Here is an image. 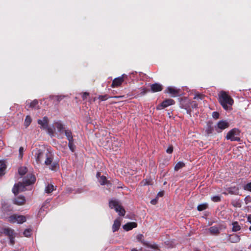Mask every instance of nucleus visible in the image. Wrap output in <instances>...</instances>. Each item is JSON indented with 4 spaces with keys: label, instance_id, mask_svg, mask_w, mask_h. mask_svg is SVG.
I'll list each match as a JSON object with an SVG mask.
<instances>
[{
    "label": "nucleus",
    "instance_id": "obj_41",
    "mask_svg": "<svg viewBox=\"0 0 251 251\" xmlns=\"http://www.w3.org/2000/svg\"><path fill=\"white\" fill-rule=\"evenodd\" d=\"M244 201H245V203L246 204H248L249 203L251 202V198L249 196H248L245 197Z\"/></svg>",
    "mask_w": 251,
    "mask_h": 251
},
{
    "label": "nucleus",
    "instance_id": "obj_39",
    "mask_svg": "<svg viewBox=\"0 0 251 251\" xmlns=\"http://www.w3.org/2000/svg\"><path fill=\"white\" fill-rule=\"evenodd\" d=\"M30 234H31V230L29 229H26L24 232V234L25 237L30 236Z\"/></svg>",
    "mask_w": 251,
    "mask_h": 251
},
{
    "label": "nucleus",
    "instance_id": "obj_57",
    "mask_svg": "<svg viewBox=\"0 0 251 251\" xmlns=\"http://www.w3.org/2000/svg\"><path fill=\"white\" fill-rule=\"evenodd\" d=\"M190 111H191L187 110V113L188 114H190Z\"/></svg>",
    "mask_w": 251,
    "mask_h": 251
},
{
    "label": "nucleus",
    "instance_id": "obj_26",
    "mask_svg": "<svg viewBox=\"0 0 251 251\" xmlns=\"http://www.w3.org/2000/svg\"><path fill=\"white\" fill-rule=\"evenodd\" d=\"M64 131L65 132V135L66 136L68 141L73 140V137L70 130L65 129Z\"/></svg>",
    "mask_w": 251,
    "mask_h": 251
},
{
    "label": "nucleus",
    "instance_id": "obj_14",
    "mask_svg": "<svg viewBox=\"0 0 251 251\" xmlns=\"http://www.w3.org/2000/svg\"><path fill=\"white\" fill-rule=\"evenodd\" d=\"M175 103V101L174 100L171 99H166L164 100H163L162 103L160 104V105H158L157 109L159 110L161 108H165L170 105H173Z\"/></svg>",
    "mask_w": 251,
    "mask_h": 251
},
{
    "label": "nucleus",
    "instance_id": "obj_19",
    "mask_svg": "<svg viewBox=\"0 0 251 251\" xmlns=\"http://www.w3.org/2000/svg\"><path fill=\"white\" fill-rule=\"evenodd\" d=\"M137 224L135 222H129L123 226V228L126 231H129L137 227Z\"/></svg>",
    "mask_w": 251,
    "mask_h": 251
},
{
    "label": "nucleus",
    "instance_id": "obj_43",
    "mask_svg": "<svg viewBox=\"0 0 251 251\" xmlns=\"http://www.w3.org/2000/svg\"><path fill=\"white\" fill-rule=\"evenodd\" d=\"M173 151V147L172 146H170L166 150V152L168 153H171Z\"/></svg>",
    "mask_w": 251,
    "mask_h": 251
},
{
    "label": "nucleus",
    "instance_id": "obj_9",
    "mask_svg": "<svg viewBox=\"0 0 251 251\" xmlns=\"http://www.w3.org/2000/svg\"><path fill=\"white\" fill-rule=\"evenodd\" d=\"M26 218L24 216L13 215L8 217V221L11 223H16L22 224L25 222Z\"/></svg>",
    "mask_w": 251,
    "mask_h": 251
},
{
    "label": "nucleus",
    "instance_id": "obj_23",
    "mask_svg": "<svg viewBox=\"0 0 251 251\" xmlns=\"http://www.w3.org/2000/svg\"><path fill=\"white\" fill-rule=\"evenodd\" d=\"M239 189L236 187H231L228 188L227 192L231 194H237L238 193Z\"/></svg>",
    "mask_w": 251,
    "mask_h": 251
},
{
    "label": "nucleus",
    "instance_id": "obj_10",
    "mask_svg": "<svg viewBox=\"0 0 251 251\" xmlns=\"http://www.w3.org/2000/svg\"><path fill=\"white\" fill-rule=\"evenodd\" d=\"M68 98V96L65 95H50L49 97V98L45 99L44 100H51L52 103L57 104L62 100L64 99H67Z\"/></svg>",
    "mask_w": 251,
    "mask_h": 251
},
{
    "label": "nucleus",
    "instance_id": "obj_1",
    "mask_svg": "<svg viewBox=\"0 0 251 251\" xmlns=\"http://www.w3.org/2000/svg\"><path fill=\"white\" fill-rule=\"evenodd\" d=\"M36 180L35 177L32 174H28L24 179L23 182H19L14 185L12 191L15 195L17 194L20 191H23L25 186H28L33 184Z\"/></svg>",
    "mask_w": 251,
    "mask_h": 251
},
{
    "label": "nucleus",
    "instance_id": "obj_40",
    "mask_svg": "<svg viewBox=\"0 0 251 251\" xmlns=\"http://www.w3.org/2000/svg\"><path fill=\"white\" fill-rule=\"evenodd\" d=\"M233 239L232 238H230L231 240V241L232 242H237L239 241L240 240V238H239V237L237 235H234L233 237Z\"/></svg>",
    "mask_w": 251,
    "mask_h": 251
},
{
    "label": "nucleus",
    "instance_id": "obj_12",
    "mask_svg": "<svg viewBox=\"0 0 251 251\" xmlns=\"http://www.w3.org/2000/svg\"><path fill=\"white\" fill-rule=\"evenodd\" d=\"M229 126V124L226 121H219L217 125L215 126L214 128L216 131L220 133L222 132V131Z\"/></svg>",
    "mask_w": 251,
    "mask_h": 251
},
{
    "label": "nucleus",
    "instance_id": "obj_36",
    "mask_svg": "<svg viewBox=\"0 0 251 251\" xmlns=\"http://www.w3.org/2000/svg\"><path fill=\"white\" fill-rule=\"evenodd\" d=\"M81 98L83 100H85L87 99L88 97L89 96V93L88 92H83L81 94Z\"/></svg>",
    "mask_w": 251,
    "mask_h": 251
},
{
    "label": "nucleus",
    "instance_id": "obj_3",
    "mask_svg": "<svg viewBox=\"0 0 251 251\" xmlns=\"http://www.w3.org/2000/svg\"><path fill=\"white\" fill-rule=\"evenodd\" d=\"M48 150L44 149H35L34 150L32 153L34 156L35 161L37 164H41L43 160H45L48 155L47 152H50Z\"/></svg>",
    "mask_w": 251,
    "mask_h": 251
},
{
    "label": "nucleus",
    "instance_id": "obj_49",
    "mask_svg": "<svg viewBox=\"0 0 251 251\" xmlns=\"http://www.w3.org/2000/svg\"><path fill=\"white\" fill-rule=\"evenodd\" d=\"M143 237V235L142 234H139L137 236V239L138 241H141Z\"/></svg>",
    "mask_w": 251,
    "mask_h": 251
},
{
    "label": "nucleus",
    "instance_id": "obj_25",
    "mask_svg": "<svg viewBox=\"0 0 251 251\" xmlns=\"http://www.w3.org/2000/svg\"><path fill=\"white\" fill-rule=\"evenodd\" d=\"M54 186L51 184H48L45 188V192L47 193H50L54 190Z\"/></svg>",
    "mask_w": 251,
    "mask_h": 251
},
{
    "label": "nucleus",
    "instance_id": "obj_42",
    "mask_svg": "<svg viewBox=\"0 0 251 251\" xmlns=\"http://www.w3.org/2000/svg\"><path fill=\"white\" fill-rule=\"evenodd\" d=\"M212 116L215 119H217L219 118V114L218 112H216V111H214V112H213L212 113Z\"/></svg>",
    "mask_w": 251,
    "mask_h": 251
},
{
    "label": "nucleus",
    "instance_id": "obj_30",
    "mask_svg": "<svg viewBox=\"0 0 251 251\" xmlns=\"http://www.w3.org/2000/svg\"><path fill=\"white\" fill-rule=\"evenodd\" d=\"M185 164L182 162H178L175 167V171H178L180 169L182 168L184 166Z\"/></svg>",
    "mask_w": 251,
    "mask_h": 251
},
{
    "label": "nucleus",
    "instance_id": "obj_34",
    "mask_svg": "<svg viewBox=\"0 0 251 251\" xmlns=\"http://www.w3.org/2000/svg\"><path fill=\"white\" fill-rule=\"evenodd\" d=\"M69 147L72 151H74L75 146L73 143V140L69 141Z\"/></svg>",
    "mask_w": 251,
    "mask_h": 251
},
{
    "label": "nucleus",
    "instance_id": "obj_52",
    "mask_svg": "<svg viewBox=\"0 0 251 251\" xmlns=\"http://www.w3.org/2000/svg\"><path fill=\"white\" fill-rule=\"evenodd\" d=\"M248 221L251 223V215H249L248 216Z\"/></svg>",
    "mask_w": 251,
    "mask_h": 251
},
{
    "label": "nucleus",
    "instance_id": "obj_47",
    "mask_svg": "<svg viewBox=\"0 0 251 251\" xmlns=\"http://www.w3.org/2000/svg\"><path fill=\"white\" fill-rule=\"evenodd\" d=\"M213 129L211 126H208L207 129V133L208 134L211 133L212 132Z\"/></svg>",
    "mask_w": 251,
    "mask_h": 251
},
{
    "label": "nucleus",
    "instance_id": "obj_21",
    "mask_svg": "<svg viewBox=\"0 0 251 251\" xmlns=\"http://www.w3.org/2000/svg\"><path fill=\"white\" fill-rule=\"evenodd\" d=\"M3 233L9 237L14 235V230L9 228L3 229Z\"/></svg>",
    "mask_w": 251,
    "mask_h": 251
},
{
    "label": "nucleus",
    "instance_id": "obj_31",
    "mask_svg": "<svg viewBox=\"0 0 251 251\" xmlns=\"http://www.w3.org/2000/svg\"><path fill=\"white\" fill-rule=\"evenodd\" d=\"M207 207V203H203L200 204L197 207L198 210L201 211L203 210H205Z\"/></svg>",
    "mask_w": 251,
    "mask_h": 251
},
{
    "label": "nucleus",
    "instance_id": "obj_45",
    "mask_svg": "<svg viewBox=\"0 0 251 251\" xmlns=\"http://www.w3.org/2000/svg\"><path fill=\"white\" fill-rule=\"evenodd\" d=\"M14 237H15L14 235L12 237H9V240H10V243L11 245H14V244L15 243Z\"/></svg>",
    "mask_w": 251,
    "mask_h": 251
},
{
    "label": "nucleus",
    "instance_id": "obj_32",
    "mask_svg": "<svg viewBox=\"0 0 251 251\" xmlns=\"http://www.w3.org/2000/svg\"><path fill=\"white\" fill-rule=\"evenodd\" d=\"M27 172V168L25 167H21L19 169V173L20 175L23 176Z\"/></svg>",
    "mask_w": 251,
    "mask_h": 251
},
{
    "label": "nucleus",
    "instance_id": "obj_38",
    "mask_svg": "<svg viewBox=\"0 0 251 251\" xmlns=\"http://www.w3.org/2000/svg\"><path fill=\"white\" fill-rule=\"evenodd\" d=\"M211 200L214 202H218L221 201V198L218 196H213L211 198Z\"/></svg>",
    "mask_w": 251,
    "mask_h": 251
},
{
    "label": "nucleus",
    "instance_id": "obj_37",
    "mask_svg": "<svg viewBox=\"0 0 251 251\" xmlns=\"http://www.w3.org/2000/svg\"><path fill=\"white\" fill-rule=\"evenodd\" d=\"M244 189L245 190L251 191V182L244 185Z\"/></svg>",
    "mask_w": 251,
    "mask_h": 251
},
{
    "label": "nucleus",
    "instance_id": "obj_22",
    "mask_svg": "<svg viewBox=\"0 0 251 251\" xmlns=\"http://www.w3.org/2000/svg\"><path fill=\"white\" fill-rule=\"evenodd\" d=\"M54 126L56 127L59 132L62 133L64 131V127L63 125L60 123V122H56L54 123Z\"/></svg>",
    "mask_w": 251,
    "mask_h": 251
},
{
    "label": "nucleus",
    "instance_id": "obj_28",
    "mask_svg": "<svg viewBox=\"0 0 251 251\" xmlns=\"http://www.w3.org/2000/svg\"><path fill=\"white\" fill-rule=\"evenodd\" d=\"M110 97L107 95L105 94L103 95H100L98 98H95L94 100H96L97 99H99L100 101H104L107 100Z\"/></svg>",
    "mask_w": 251,
    "mask_h": 251
},
{
    "label": "nucleus",
    "instance_id": "obj_33",
    "mask_svg": "<svg viewBox=\"0 0 251 251\" xmlns=\"http://www.w3.org/2000/svg\"><path fill=\"white\" fill-rule=\"evenodd\" d=\"M106 178L102 176L99 178V181L101 185H104L106 182Z\"/></svg>",
    "mask_w": 251,
    "mask_h": 251
},
{
    "label": "nucleus",
    "instance_id": "obj_27",
    "mask_svg": "<svg viewBox=\"0 0 251 251\" xmlns=\"http://www.w3.org/2000/svg\"><path fill=\"white\" fill-rule=\"evenodd\" d=\"M232 230L233 231H238L240 230L241 227L239 225L238 223L237 222H233L232 223Z\"/></svg>",
    "mask_w": 251,
    "mask_h": 251
},
{
    "label": "nucleus",
    "instance_id": "obj_24",
    "mask_svg": "<svg viewBox=\"0 0 251 251\" xmlns=\"http://www.w3.org/2000/svg\"><path fill=\"white\" fill-rule=\"evenodd\" d=\"M232 205L235 207H241L242 206L241 202L240 200H234L231 201Z\"/></svg>",
    "mask_w": 251,
    "mask_h": 251
},
{
    "label": "nucleus",
    "instance_id": "obj_4",
    "mask_svg": "<svg viewBox=\"0 0 251 251\" xmlns=\"http://www.w3.org/2000/svg\"><path fill=\"white\" fill-rule=\"evenodd\" d=\"M205 98V95L200 94V93H197L196 94L194 99L196 100L192 101L190 103V107L192 108H201V106H200L199 107L198 106V104H201V102L203 103L204 107L206 108V106L205 105L206 103H207L206 101L204 100Z\"/></svg>",
    "mask_w": 251,
    "mask_h": 251
},
{
    "label": "nucleus",
    "instance_id": "obj_11",
    "mask_svg": "<svg viewBox=\"0 0 251 251\" xmlns=\"http://www.w3.org/2000/svg\"><path fill=\"white\" fill-rule=\"evenodd\" d=\"M181 90L173 87H168L165 90V93L169 94L172 97H176L180 95Z\"/></svg>",
    "mask_w": 251,
    "mask_h": 251
},
{
    "label": "nucleus",
    "instance_id": "obj_44",
    "mask_svg": "<svg viewBox=\"0 0 251 251\" xmlns=\"http://www.w3.org/2000/svg\"><path fill=\"white\" fill-rule=\"evenodd\" d=\"M24 151V148L23 147H20L19 149V156L20 158H22L23 153Z\"/></svg>",
    "mask_w": 251,
    "mask_h": 251
},
{
    "label": "nucleus",
    "instance_id": "obj_17",
    "mask_svg": "<svg viewBox=\"0 0 251 251\" xmlns=\"http://www.w3.org/2000/svg\"><path fill=\"white\" fill-rule=\"evenodd\" d=\"M25 197L22 196H20L13 200V202L14 204L18 205H22L25 204Z\"/></svg>",
    "mask_w": 251,
    "mask_h": 251
},
{
    "label": "nucleus",
    "instance_id": "obj_2",
    "mask_svg": "<svg viewBox=\"0 0 251 251\" xmlns=\"http://www.w3.org/2000/svg\"><path fill=\"white\" fill-rule=\"evenodd\" d=\"M218 100L225 110L230 109L234 103L233 99L225 91H221L220 93Z\"/></svg>",
    "mask_w": 251,
    "mask_h": 251
},
{
    "label": "nucleus",
    "instance_id": "obj_46",
    "mask_svg": "<svg viewBox=\"0 0 251 251\" xmlns=\"http://www.w3.org/2000/svg\"><path fill=\"white\" fill-rule=\"evenodd\" d=\"M46 129L48 130V132L50 134H53V131H54V128L49 127L48 126V128Z\"/></svg>",
    "mask_w": 251,
    "mask_h": 251
},
{
    "label": "nucleus",
    "instance_id": "obj_20",
    "mask_svg": "<svg viewBox=\"0 0 251 251\" xmlns=\"http://www.w3.org/2000/svg\"><path fill=\"white\" fill-rule=\"evenodd\" d=\"M121 220L120 218L116 219L113 223L112 226V230L113 232L117 231L121 226Z\"/></svg>",
    "mask_w": 251,
    "mask_h": 251
},
{
    "label": "nucleus",
    "instance_id": "obj_16",
    "mask_svg": "<svg viewBox=\"0 0 251 251\" xmlns=\"http://www.w3.org/2000/svg\"><path fill=\"white\" fill-rule=\"evenodd\" d=\"M151 89L152 92H160L163 89V86L159 84L155 83L151 85Z\"/></svg>",
    "mask_w": 251,
    "mask_h": 251
},
{
    "label": "nucleus",
    "instance_id": "obj_7",
    "mask_svg": "<svg viewBox=\"0 0 251 251\" xmlns=\"http://www.w3.org/2000/svg\"><path fill=\"white\" fill-rule=\"evenodd\" d=\"M239 134V130L235 128L228 132L226 138L227 140H230L231 141H239L240 140L238 137Z\"/></svg>",
    "mask_w": 251,
    "mask_h": 251
},
{
    "label": "nucleus",
    "instance_id": "obj_55",
    "mask_svg": "<svg viewBox=\"0 0 251 251\" xmlns=\"http://www.w3.org/2000/svg\"><path fill=\"white\" fill-rule=\"evenodd\" d=\"M168 115L169 117V118H171L172 117L171 112H168Z\"/></svg>",
    "mask_w": 251,
    "mask_h": 251
},
{
    "label": "nucleus",
    "instance_id": "obj_58",
    "mask_svg": "<svg viewBox=\"0 0 251 251\" xmlns=\"http://www.w3.org/2000/svg\"><path fill=\"white\" fill-rule=\"evenodd\" d=\"M249 229L251 230V226H250Z\"/></svg>",
    "mask_w": 251,
    "mask_h": 251
},
{
    "label": "nucleus",
    "instance_id": "obj_6",
    "mask_svg": "<svg viewBox=\"0 0 251 251\" xmlns=\"http://www.w3.org/2000/svg\"><path fill=\"white\" fill-rule=\"evenodd\" d=\"M47 153H48V155L44 160V164L49 166L50 169L55 171L58 168L59 165L57 162L53 161V155L50 151L47 152Z\"/></svg>",
    "mask_w": 251,
    "mask_h": 251
},
{
    "label": "nucleus",
    "instance_id": "obj_5",
    "mask_svg": "<svg viewBox=\"0 0 251 251\" xmlns=\"http://www.w3.org/2000/svg\"><path fill=\"white\" fill-rule=\"evenodd\" d=\"M109 205L111 209L114 208L120 216H124L125 215L126 211L118 200H110Z\"/></svg>",
    "mask_w": 251,
    "mask_h": 251
},
{
    "label": "nucleus",
    "instance_id": "obj_48",
    "mask_svg": "<svg viewBox=\"0 0 251 251\" xmlns=\"http://www.w3.org/2000/svg\"><path fill=\"white\" fill-rule=\"evenodd\" d=\"M157 202V198H155L154 199H153L151 201V203L152 204H153V205H155L156 204Z\"/></svg>",
    "mask_w": 251,
    "mask_h": 251
},
{
    "label": "nucleus",
    "instance_id": "obj_18",
    "mask_svg": "<svg viewBox=\"0 0 251 251\" xmlns=\"http://www.w3.org/2000/svg\"><path fill=\"white\" fill-rule=\"evenodd\" d=\"M48 118L47 117H44L42 120H38V123L41 125L42 128L47 129L48 126Z\"/></svg>",
    "mask_w": 251,
    "mask_h": 251
},
{
    "label": "nucleus",
    "instance_id": "obj_35",
    "mask_svg": "<svg viewBox=\"0 0 251 251\" xmlns=\"http://www.w3.org/2000/svg\"><path fill=\"white\" fill-rule=\"evenodd\" d=\"M31 119L29 116H27L25 122V125L26 127H27L31 123Z\"/></svg>",
    "mask_w": 251,
    "mask_h": 251
},
{
    "label": "nucleus",
    "instance_id": "obj_15",
    "mask_svg": "<svg viewBox=\"0 0 251 251\" xmlns=\"http://www.w3.org/2000/svg\"><path fill=\"white\" fill-rule=\"evenodd\" d=\"M221 229H222L221 226H212L208 228V230L211 235H217L220 233V230H221Z\"/></svg>",
    "mask_w": 251,
    "mask_h": 251
},
{
    "label": "nucleus",
    "instance_id": "obj_51",
    "mask_svg": "<svg viewBox=\"0 0 251 251\" xmlns=\"http://www.w3.org/2000/svg\"><path fill=\"white\" fill-rule=\"evenodd\" d=\"M163 192H159L157 194V196L158 197H162V196H163Z\"/></svg>",
    "mask_w": 251,
    "mask_h": 251
},
{
    "label": "nucleus",
    "instance_id": "obj_50",
    "mask_svg": "<svg viewBox=\"0 0 251 251\" xmlns=\"http://www.w3.org/2000/svg\"><path fill=\"white\" fill-rule=\"evenodd\" d=\"M149 247H150L151 248H152V249H157L158 248V246L157 245H155V244H153V245H150L149 246Z\"/></svg>",
    "mask_w": 251,
    "mask_h": 251
},
{
    "label": "nucleus",
    "instance_id": "obj_54",
    "mask_svg": "<svg viewBox=\"0 0 251 251\" xmlns=\"http://www.w3.org/2000/svg\"><path fill=\"white\" fill-rule=\"evenodd\" d=\"M247 108H250L251 109V103L248 104V107Z\"/></svg>",
    "mask_w": 251,
    "mask_h": 251
},
{
    "label": "nucleus",
    "instance_id": "obj_13",
    "mask_svg": "<svg viewBox=\"0 0 251 251\" xmlns=\"http://www.w3.org/2000/svg\"><path fill=\"white\" fill-rule=\"evenodd\" d=\"M26 106L28 108L39 109L40 108L39 101L37 100H34L32 101L27 100Z\"/></svg>",
    "mask_w": 251,
    "mask_h": 251
},
{
    "label": "nucleus",
    "instance_id": "obj_56",
    "mask_svg": "<svg viewBox=\"0 0 251 251\" xmlns=\"http://www.w3.org/2000/svg\"><path fill=\"white\" fill-rule=\"evenodd\" d=\"M131 251H138V250L134 248L131 250Z\"/></svg>",
    "mask_w": 251,
    "mask_h": 251
},
{
    "label": "nucleus",
    "instance_id": "obj_53",
    "mask_svg": "<svg viewBox=\"0 0 251 251\" xmlns=\"http://www.w3.org/2000/svg\"><path fill=\"white\" fill-rule=\"evenodd\" d=\"M100 172L97 173V177H98V179L100 178Z\"/></svg>",
    "mask_w": 251,
    "mask_h": 251
},
{
    "label": "nucleus",
    "instance_id": "obj_29",
    "mask_svg": "<svg viewBox=\"0 0 251 251\" xmlns=\"http://www.w3.org/2000/svg\"><path fill=\"white\" fill-rule=\"evenodd\" d=\"M6 167V165L4 163H2L0 164V176H1L5 174Z\"/></svg>",
    "mask_w": 251,
    "mask_h": 251
},
{
    "label": "nucleus",
    "instance_id": "obj_8",
    "mask_svg": "<svg viewBox=\"0 0 251 251\" xmlns=\"http://www.w3.org/2000/svg\"><path fill=\"white\" fill-rule=\"evenodd\" d=\"M127 77L126 75L123 74L121 76L114 78L112 81L111 87L115 88L120 86L127 79Z\"/></svg>",
    "mask_w": 251,
    "mask_h": 251
}]
</instances>
